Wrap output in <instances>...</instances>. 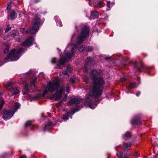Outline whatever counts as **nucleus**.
Masks as SVG:
<instances>
[{
  "mask_svg": "<svg viewBox=\"0 0 158 158\" xmlns=\"http://www.w3.org/2000/svg\"><path fill=\"white\" fill-rule=\"evenodd\" d=\"M24 89L25 92H26V93H24V94L25 95L26 94V93H27L28 92V87L27 86V83L25 84L24 85Z\"/></svg>",
  "mask_w": 158,
  "mask_h": 158,
  "instance_id": "obj_27",
  "label": "nucleus"
},
{
  "mask_svg": "<svg viewBox=\"0 0 158 158\" xmlns=\"http://www.w3.org/2000/svg\"><path fill=\"white\" fill-rule=\"evenodd\" d=\"M10 91L12 93V95L17 94L19 93V91L17 88H14L11 89Z\"/></svg>",
  "mask_w": 158,
  "mask_h": 158,
  "instance_id": "obj_16",
  "label": "nucleus"
},
{
  "mask_svg": "<svg viewBox=\"0 0 158 158\" xmlns=\"http://www.w3.org/2000/svg\"><path fill=\"white\" fill-rule=\"evenodd\" d=\"M32 124L31 121H27L25 124V127H27L31 126Z\"/></svg>",
  "mask_w": 158,
  "mask_h": 158,
  "instance_id": "obj_28",
  "label": "nucleus"
},
{
  "mask_svg": "<svg viewBox=\"0 0 158 158\" xmlns=\"http://www.w3.org/2000/svg\"><path fill=\"white\" fill-rule=\"evenodd\" d=\"M141 67L142 68H143V64L142 63L141 64Z\"/></svg>",
  "mask_w": 158,
  "mask_h": 158,
  "instance_id": "obj_48",
  "label": "nucleus"
},
{
  "mask_svg": "<svg viewBox=\"0 0 158 158\" xmlns=\"http://www.w3.org/2000/svg\"><path fill=\"white\" fill-rule=\"evenodd\" d=\"M131 145V143H124L123 150L124 151L127 148L130 147Z\"/></svg>",
  "mask_w": 158,
  "mask_h": 158,
  "instance_id": "obj_20",
  "label": "nucleus"
},
{
  "mask_svg": "<svg viewBox=\"0 0 158 158\" xmlns=\"http://www.w3.org/2000/svg\"><path fill=\"white\" fill-rule=\"evenodd\" d=\"M20 106L19 103L16 102L14 103L13 105V107L11 109H12V111L14 112H15V113L17 110L20 107Z\"/></svg>",
  "mask_w": 158,
  "mask_h": 158,
  "instance_id": "obj_14",
  "label": "nucleus"
},
{
  "mask_svg": "<svg viewBox=\"0 0 158 158\" xmlns=\"http://www.w3.org/2000/svg\"><path fill=\"white\" fill-rule=\"evenodd\" d=\"M117 155L118 158H128V155L127 154L123 155L122 151H120L117 153Z\"/></svg>",
  "mask_w": 158,
  "mask_h": 158,
  "instance_id": "obj_15",
  "label": "nucleus"
},
{
  "mask_svg": "<svg viewBox=\"0 0 158 158\" xmlns=\"http://www.w3.org/2000/svg\"><path fill=\"white\" fill-rule=\"evenodd\" d=\"M130 92L129 91V90H128V91H127V93H129Z\"/></svg>",
  "mask_w": 158,
  "mask_h": 158,
  "instance_id": "obj_50",
  "label": "nucleus"
},
{
  "mask_svg": "<svg viewBox=\"0 0 158 158\" xmlns=\"http://www.w3.org/2000/svg\"><path fill=\"white\" fill-rule=\"evenodd\" d=\"M68 71L71 72L72 71L71 67L69 66H68L67 68Z\"/></svg>",
  "mask_w": 158,
  "mask_h": 158,
  "instance_id": "obj_33",
  "label": "nucleus"
},
{
  "mask_svg": "<svg viewBox=\"0 0 158 158\" xmlns=\"http://www.w3.org/2000/svg\"><path fill=\"white\" fill-rule=\"evenodd\" d=\"M16 14L15 13L14 11H13L11 12L10 13L8 16V19H14L16 15Z\"/></svg>",
  "mask_w": 158,
  "mask_h": 158,
  "instance_id": "obj_17",
  "label": "nucleus"
},
{
  "mask_svg": "<svg viewBox=\"0 0 158 158\" xmlns=\"http://www.w3.org/2000/svg\"><path fill=\"white\" fill-rule=\"evenodd\" d=\"M59 90H57L55 93L54 96L56 99H59L61 97V94L64 90L65 87L64 85H62L59 87Z\"/></svg>",
  "mask_w": 158,
  "mask_h": 158,
  "instance_id": "obj_8",
  "label": "nucleus"
},
{
  "mask_svg": "<svg viewBox=\"0 0 158 158\" xmlns=\"http://www.w3.org/2000/svg\"><path fill=\"white\" fill-rule=\"evenodd\" d=\"M19 158H26V156L25 155H23L20 157Z\"/></svg>",
  "mask_w": 158,
  "mask_h": 158,
  "instance_id": "obj_43",
  "label": "nucleus"
},
{
  "mask_svg": "<svg viewBox=\"0 0 158 158\" xmlns=\"http://www.w3.org/2000/svg\"><path fill=\"white\" fill-rule=\"evenodd\" d=\"M95 63V62L92 58L88 57L85 60V65L83 69L85 71H87L91 66H93Z\"/></svg>",
  "mask_w": 158,
  "mask_h": 158,
  "instance_id": "obj_6",
  "label": "nucleus"
},
{
  "mask_svg": "<svg viewBox=\"0 0 158 158\" xmlns=\"http://www.w3.org/2000/svg\"><path fill=\"white\" fill-rule=\"evenodd\" d=\"M40 19V17L36 15L33 19L31 26L27 29V32L29 34H33L37 32L39 29Z\"/></svg>",
  "mask_w": 158,
  "mask_h": 158,
  "instance_id": "obj_3",
  "label": "nucleus"
},
{
  "mask_svg": "<svg viewBox=\"0 0 158 158\" xmlns=\"http://www.w3.org/2000/svg\"><path fill=\"white\" fill-rule=\"evenodd\" d=\"M14 113L15 112H14L12 111V109L8 110H5L3 112V118L5 120L9 119L12 117Z\"/></svg>",
  "mask_w": 158,
  "mask_h": 158,
  "instance_id": "obj_7",
  "label": "nucleus"
},
{
  "mask_svg": "<svg viewBox=\"0 0 158 158\" xmlns=\"http://www.w3.org/2000/svg\"><path fill=\"white\" fill-rule=\"evenodd\" d=\"M84 49V47L83 46H82L80 47L79 49H78V50L80 52H82L83 50Z\"/></svg>",
  "mask_w": 158,
  "mask_h": 158,
  "instance_id": "obj_34",
  "label": "nucleus"
},
{
  "mask_svg": "<svg viewBox=\"0 0 158 158\" xmlns=\"http://www.w3.org/2000/svg\"><path fill=\"white\" fill-rule=\"evenodd\" d=\"M4 158V157L3 156H1V158Z\"/></svg>",
  "mask_w": 158,
  "mask_h": 158,
  "instance_id": "obj_49",
  "label": "nucleus"
},
{
  "mask_svg": "<svg viewBox=\"0 0 158 158\" xmlns=\"http://www.w3.org/2000/svg\"><path fill=\"white\" fill-rule=\"evenodd\" d=\"M140 94V92L139 91V92H137V93H136V95L137 96H138Z\"/></svg>",
  "mask_w": 158,
  "mask_h": 158,
  "instance_id": "obj_41",
  "label": "nucleus"
},
{
  "mask_svg": "<svg viewBox=\"0 0 158 158\" xmlns=\"http://www.w3.org/2000/svg\"><path fill=\"white\" fill-rule=\"evenodd\" d=\"M85 81L86 83H87L88 82V80L87 79H85Z\"/></svg>",
  "mask_w": 158,
  "mask_h": 158,
  "instance_id": "obj_44",
  "label": "nucleus"
},
{
  "mask_svg": "<svg viewBox=\"0 0 158 158\" xmlns=\"http://www.w3.org/2000/svg\"><path fill=\"white\" fill-rule=\"evenodd\" d=\"M106 6L108 8H110V2L109 1L107 2Z\"/></svg>",
  "mask_w": 158,
  "mask_h": 158,
  "instance_id": "obj_35",
  "label": "nucleus"
},
{
  "mask_svg": "<svg viewBox=\"0 0 158 158\" xmlns=\"http://www.w3.org/2000/svg\"><path fill=\"white\" fill-rule=\"evenodd\" d=\"M18 34V32L16 30L12 31L10 32V35L12 37L17 35Z\"/></svg>",
  "mask_w": 158,
  "mask_h": 158,
  "instance_id": "obj_19",
  "label": "nucleus"
},
{
  "mask_svg": "<svg viewBox=\"0 0 158 158\" xmlns=\"http://www.w3.org/2000/svg\"><path fill=\"white\" fill-rule=\"evenodd\" d=\"M11 83H9L8 84L7 86L8 87L10 86L11 85Z\"/></svg>",
  "mask_w": 158,
  "mask_h": 158,
  "instance_id": "obj_46",
  "label": "nucleus"
},
{
  "mask_svg": "<svg viewBox=\"0 0 158 158\" xmlns=\"http://www.w3.org/2000/svg\"><path fill=\"white\" fill-rule=\"evenodd\" d=\"M34 40V38L32 36H31L23 43L22 45L23 46L29 47L32 44Z\"/></svg>",
  "mask_w": 158,
  "mask_h": 158,
  "instance_id": "obj_9",
  "label": "nucleus"
},
{
  "mask_svg": "<svg viewBox=\"0 0 158 158\" xmlns=\"http://www.w3.org/2000/svg\"><path fill=\"white\" fill-rule=\"evenodd\" d=\"M62 73L63 74H64V75H68L67 74V71L66 70H63L62 72Z\"/></svg>",
  "mask_w": 158,
  "mask_h": 158,
  "instance_id": "obj_37",
  "label": "nucleus"
},
{
  "mask_svg": "<svg viewBox=\"0 0 158 158\" xmlns=\"http://www.w3.org/2000/svg\"><path fill=\"white\" fill-rule=\"evenodd\" d=\"M99 75V72L95 69L92 70L90 75L93 80V86L90 88L89 94L86 96L85 105L89 106L93 109H94L97 105L91 103L92 98L94 97L96 98L101 96L103 86L105 83L102 78H98Z\"/></svg>",
  "mask_w": 158,
  "mask_h": 158,
  "instance_id": "obj_1",
  "label": "nucleus"
},
{
  "mask_svg": "<svg viewBox=\"0 0 158 158\" xmlns=\"http://www.w3.org/2000/svg\"><path fill=\"white\" fill-rule=\"evenodd\" d=\"M98 13L97 11L91 12V15L90 19H91L94 18H96L98 16Z\"/></svg>",
  "mask_w": 158,
  "mask_h": 158,
  "instance_id": "obj_13",
  "label": "nucleus"
},
{
  "mask_svg": "<svg viewBox=\"0 0 158 158\" xmlns=\"http://www.w3.org/2000/svg\"><path fill=\"white\" fill-rule=\"evenodd\" d=\"M77 110H76L75 111H72L70 112H68L65 114H64L63 116L62 117V118L64 121H66L68 119H69V115L71 114V116H72V115L74 114V113Z\"/></svg>",
  "mask_w": 158,
  "mask_h": 158,
  "instance_id": "obj_11",
  "label": "nucleus"
},
{
  "mask_svg": "<svg viewBox=\"0 0 158 158\" xmlns=\"http://www.w3.org/2000/svg\"><path fill=\"white\" fill-rule=\"evenodd\" d=\"M92 48L91 47H88L86 48V50L88 51H90L92 50Z\"/></svg>",
  "mask_w": 158,
  "mask_h": 158,
  "instance_id": "obj_31",
  "label": "nucleus"
},
{
  "mask_svg": "<svg viewBox=\"0 0 158 158\" xmlns=\"http://www.w3.org/2000/svg\"><path fill=\"white\" fill-rule=\"evenodd\" d=\"M106 60H107V58H106Z\"/></svg>",
  "mask_w": 158,
  "mask_h": 158,
  "instance_id": "obj_51",
  "label": "nucleus"
},
{
  "mask_svg": "<svg viewBox=\"0 0 158 158\" xmlns=\"http://www.w3.org/2000/svg\"><path fill=\"white\" fill-rule=\"evenodd\" d=\"M70 81L72 83H73L75 82V80L72 78H70Z\"/></svg>",
  "mask_w": 158,
  "mask_h": 158,
  "instance_id": "obj_38",
  "label": "nucleus"
},
{
  "mask_svg": "<svg viewBox=\"0 0 158 158\" xmlns=\"http://www.w3.org/2000/svg\"><path fill=\"white\" fill-rule=\"evenodd\" d=\"M55 20H56V24L58 26H59L60 27L61 26V22L60 21V19H59L58 17L57 16H55Z\"/></svg>",
  "mask_w": 158,
  "mask_h": 158,
  "instance_id": "obj_22",
  "label": "nucleus"
},
{
  "mask_svg": "<svg viewBox=\"0 0 158 158\" xmlns=\"http://www.w3.org/2000/svg\"><path fill=\"white\" fill-rule=\"evenodd\" d=\"M55 124L52 123L50 122H49L48 124L45 126L44 131H45L46 129H47V127L48 126H51V127H53L55 126Z\"/></svg>",
  "mask_w": 158,
  "mask_h": 158,
  "instance_id": "obj_18",
  "label": "nucleus"
},
{
  "mask_svg": "<svg viewBox=\"0 0 158 158\" xmlns=\"http://www.w3.org/2000/svg\"><path fill=\"white\" fill-rule=\"evenodd\" d=\"M104 3L102 1H99L98 2L97 6L99 8L102 7L103 6Z\"/></svg>",
  "mask_w": 158,
  "mask_h": 158,
  "instance_id": "obj_23",
  "label": "nucleus"
},
{
  "mask_svg": "<svg viewBox=\"0 0 158 158\" xmlns=\"http://www.w3.org/2000/svg\"><path fill=\"white\" fill-rule=\"evenodd\" d=\"M82 101L81 99L75 97L71 98L68 103L69 105H72L74 104H78L81 102Z\"/></svg>",
  "mask_w": 158,
  "mask_h": 158,
  "instance_id": "obj_10",
  "label": "nucleus"
},
{
  "mask_svg": "<svg viewBox=\"0 0 158 158\" xmlns=\"http://www.w3.org/2000/svg\"><path fill=\"white\" fill-rule=\"evenodd\" d=\"M59 87V83L57 82H50L48 83L43 93L41 96L44 97L48 92L52 93L54 91Z\"/></svg>",
  "mask_w": 158,
  "mask_h": 158,
  "instance_id": "obj_5",
  "label": "nucleus"
},
{
  "mask_svg": "<svg viewBox=\"0 0 158 158\" xmlns=\"http://www.w3.org/2000/svg\"><path fill=\"white\" fill-rule=\"evenodd\" d=\"M39 95H38V96H37L35 97L34 98V99H35V98H39L40 96H39Z\"/></svg>",
  "mask_w": 158,
  "mask_h": 158,
  "instance_id": "obj_45",
  "label": "nucleus"
},
{
  "mask_svg": "<svg viewBox=\"0 0 158 158\" xmlns=\"http://www.w3.org/2000/svg\"><path fill=\"white\" fill-rule=\"evenodd\" d=\"M136 86V83L135 82L131 83L129 85V88L130 89L133 88Z\"/></svg>",
  "mask_w": 158,
  "mask_h": 158,
  "instance_id": "obj_30",
  "label": "nucleus"
},
{
  "mask_svg": "<svg viewBox=\"0 0 158 158\" xmlns=\"http://www.w3.org/2000/svg\"><path fill=\"white\" fill-rule=\"evenodd\" d=\"M20 31L23 34H25L26 33H27V29L26 30L25 28H21L20 29Z\"/></svg>",
  "mask_w": 158,
  "mask_h": 158,
  "instance_id": "obj_29",
  "label": "nucleus"
},
{
  "mask_svg": "<svg viewBox=\"0 0 158 158\" xmlns=\"http://www.w3.org/2000/svg\"><path fill=\"white\" fill-rule=\"evenodd\" d=\"M89 28L87 27H84L81 30V32L78 37V44H75L73 45L71 43L68 44V46L66 49L64 51L65 56L61 58L60 60H57L55 58H53L51 62L52 64H56L58 66L60 65H64L65 61L67 59H69L74 55L73 48L78 46V44H80L84 41L85 39L89 35Z\"/></svg>",
  "mask_w": 158,
  "mask_h": 158,
  "instance_id": "obj_2",
  "label": "nucleus"
},
{
  "mask_svg": "<svg viewBox=\"0 0 158 158\" xmlns=\"http://www.w3.org/2000/svg\"><path fill=\"white\" fill-rule=\"evenodd\" d=\"M132 63L133 64L134 67L136 68L139 71V68L137 67L136 65V61L135 60H134L132 62Z\"/></svg>",
  "mask_w": 158,
  "mask_h": 158,
  "instance_id": "obj_26",
  "label": "nucleus"
},
{
  "mask_svg": "<svg viewBox=\"0 0 158 158\" xmlns=\"http://www.w3.org/2000/svg\"><path fill=\"white\" fill-rule=\"evenodd\" d=\"M131 123L132 125H137L141 124V122L139 119L137 118H135L132 119L131 121Z\"/></svg>",
  "mask_w": 158,
  "mask_h": 158,
  "instance_id": "obj_12",
  "label": "nucleus"
},
{
  "mask_svg": "<svg viewBox=\"0 0 158 158\" xmlns=\"http://www.w3.org/2000/svg\"><path fill=\"white\" fill-rule=\"evenodd\" d=\"M11 27H10L9 26H7L5 31V32H7L10 30Z\"/></svg>",
  "mask_w": 158,
  "mask_h": 158,
  "instance_id": "obj_32",
  "label": "nucleus"
},
{
  "mask_svg": "<svg viewBox=\"0 0 158 158\" xmlns=\"http://www.w3.org/2000/svg\"><path fill=\"white\" fill-rule=\"evenodd\" d=\"M66 92L68 93H69V89L68 88V87H67L66 88Z\"/></svg>",
  "mask_w": 158,
  "mask_h": 158,
  "instance_id": "obj_42",
  "label": "nucleus"
},
{
  "mask_svg": "<svg viewBox=\"0 0 158 158\" xmlns=\"http://www.w3.org/2000/svg\"><path fill=\"white\" fill-rule=\"evenodd\" d=\"M75 36V35L74 34L73 35L72 37L71 38V40L72 41L73 40V37Z\"/></svg>",
  "mask_w": 158,
  "mask_h": 158,
  "instance_id": "obj_47",
  "label": "nucleus"
},
{
  "mask_svg": "<svg viewBox=\"0 0 158 158\" xmlns=\"http://www.w3.org/2000/svg\"><path fill=\"white\" fill-rule=\"evenodd\" d=\"M4 46L6 47V48L4 50V53H7L8 52L9 50V45H7L6 44H4Z\"/></svg>",
  "mask_w": 158,
  "mask_h": 158,
  "instance_id": "obj_24",
  "label": "nucleus"
},
{
  "mask_svg": "<svg viewBox=\"0 0 158 158\" xmlns=\"http://www.w3.org/2000/svg\"><path fill=\"white\" fill-rule=\"evenodd\" d=\"M36 80V78H35L31 81V86H35V82Z\"/></svg>",
  "mask_w": 158,
  "mask_h": 158,
  "instance_id": "obj_25",
  "label": "nucleus"
},
{
  "mask_svg": "<svg viewBox=\"0 0 158 158\" xmlns=\"http://www.w3.org/2000/svg\"><path fill=\"white\" fill-rule=\"evenodd\" d=\"M67 96H68L67 94H65L64 97V98L63 99V100L64 101H65L66 100V98H67Z\"/></svg>",
  "mask_w": 158,
  "mask_h": 158,
  "instance_id": "obj_39",
  "label": "nucleus"
},
{
  "mask_svg": "<svg viewBox=\"0 0 158 158\" xmlns=\"http://www.w3.org/2000/svg\"><path fill=\"white\" fill-rule=\"evenodd\" d=\"M121 81L123 82L126 79V78L125 77L121 78Z\"/></svg>",
  "mask_w": 158,
  "mask_h": 158,
  "instance_id": "obj_40",
  "label": "nucleus"
},
{
  "mask_svg": "<svg viewBox=\"0 0 158 158\" xmlns=\"http://www.w3.org/2000/svg\"><path fill=\"white\" fill-rule=\"evenodd\" d=\"M11 8V4L10 3H9L8 4L7 9L9 10Z\"/></svg>",
  "mask_w": 158,
  "mask_h": 158,
  "instance_id": "obj_36",
  "label": "nucleus"
},
{
  "mask_svg": "<svg viewBox=\"0 0 158 158\" xmlns=\"http://www.w3.org/2000/svg\"><path fill=\"white\" fill-rule=\"evenodd\" d=\"M15 49L12 50L5 58V60L9 61H15L18 60L20 56V54L23 52V50L21 48L19 49L16 53H15Z\"/></svg>",
  "mask_w": 158,
  "mask_h": 158,
  "instance_id": "obj_4",
  "label": "nucleus"
},
{
  "mask_svg": "<svg viewBox=\"0 0 158 158\" xmlns=\"http://www.w3.org/2000/svg\"><path fill=\"white\" fill-rule=\"evenodd\" d=\"M131 136V135L130 133L129 132H127L126 134L123 136V138L124 139L126 140L127 139L130 138Z\"/></svg>",
  "mask_w": 158,
  "mask_h": 158,
  "instance_id": "obj_21",
  "label": "nucleus"
}]
</instances>
